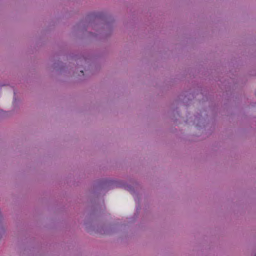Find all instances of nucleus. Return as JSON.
Returning a JSON list of instances; mask_svg holds the SVG:
<instances>
[{
    "instance_id": "obj_1",
    "label": "nucleus",
    "mask_w": 256,
    "mask_h": 256,
    "mask_svg": "<svg viewBox=\"0 0 256 256\" xmlns=\"http://www.w3.org/2000/svg\"><path fill=\"white\" fill-rule=\"evenodd\" d=\"M80 72H81L82 74H84V72H83L82 70H81V71H80Z\"/></svg>"
}]
</instances>
